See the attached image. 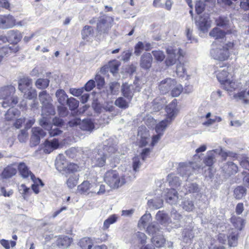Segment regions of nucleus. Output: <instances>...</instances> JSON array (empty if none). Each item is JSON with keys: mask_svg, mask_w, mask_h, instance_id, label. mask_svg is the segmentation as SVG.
I'll use <instances>...</instances> for the list:
<instances>
[{"mask_svg": "<svg viewBox=\"0 0 249 249\" xmlns=\"http://www.w3.org/2000/svg\"><path fill=\"white\" fill-rule=\"evenodd\" d=\"M211 21L209 15L204 14L199 16L196 20V24L198 29L203 33L207 32L211 27Z\"/></svg>", "mask_w": 249, "mask_h": 249, "instance_id": "obj_7", "label": "nucleus"}, {"mask_svg": "<svg viewBox=\"0 0 249 249\" xmlns=\"http://www.w3.org/2000/svg\"><path fill=\"white\" fill-rule=\"evenodd\" d=\"M223 88L229 92H232L237 88V85L233 80L228 79L223 82L221 83Z\"/></svg>", "mask_w": 249, "mask_h": 249, "instance_id": "obj_30", "label": "nucleus"}, {"mask_svg": "<svg viewBox=\"0 0 249 249\" xmlns=\"http://www.w3.org/2000/svg\"><path fill=\"white\" fill-rule=\"evenodd\" d=\"M107 154L101 149L96 150L91 157V165L94 167H103L105 165Z\"/></svg>", "mask_w": 249, "mask_h": 249, "instance_id": "obj_6", "label": "nucleus"}, {"mask_svg": "<svg viewBox=\"0 0 249 249\" xmlns=\"http://www.w3.org/2000/svg\"><path fill=\"white\" fill-rule=\"evenodd\" d=\"M163 203V200L159 197L148 200L147 204L149 207L158 209L162 207Z\"/></svg>", "mask_w": 249, "mask_h": 249, "instance_id": "obj_39", "label": "nucleus"}, {"mask_svg": "<svg viewBox=\"0 0 249 249\" xmlns=\"http://www.w3.org/2000/svg\"><path fill=\"white\" fill-rule=\"evenodd\" d=\"M151 240L153 246L157 248L162 247L165 242V239L161 234L154 236Z\"/></svg>", "mask_w": 249, "mask_h": 249, "instance_id": "obj_32", "label": "nucleus"}, {"mask_svg": "<svg viewBox=\"0 0 249 249\" xmlns=\"http://www.w3.org/2000/svg\"><path fill=\"white\" fill-rule=\"evenodd\" d=\"M32 85V80L29 77H24L20 79L18 83V89L22 92H25L26 89L24 86L30 88Z\"/></svg>", "mask_w": 249, "mask_h": 249, "instance_id": "obj_27", "label": "nucleus"}, {"mask_svg": "<svg viewBox=\"0 0 249 249\" xmlns=\"http://www.w3.org/2000/svg\"><path fill=\"white\" fill-rule=\"evenodd\" d=\"M228 242L230 246L235 247L237 243V234L232 233L228 236Z\"/></svg>", "mask_w": 249, "mask_h": 249, "instance_id": "obj_58", "label": "nucleus"}, {"mask_svg": "<svg viewBox=\"0 0 249 249\" xmlns=\"http://www.w3.org/2000/svg\"><path fill=\"white\" fill-rule=\"evenodd\" d=\"M130 101L127 102L124 98L119 97L115 102V105L120 108L125 109L129 107Z\"/></svg>", "mask_w": 249, "mask_h": 249, "instance_id": "obj_48", "label": "nucleus"}, {"mask_svg": "<svg viewBox=\"0 0 249 249\" xmlns=\"http://www.w3.org/2000/svg\"><path fill=\"white\" fill-rule=\"evenodd\" d=\"M182 208L187 212L192 211L195 209L194 202L190 199H185L182 203Z\"/></svg>", "mask_w": 249, "mask_h": 249, "instance_id": "obj_47", "label": "nucleus"}, {"mask_svg": "<svg viewBox=\"0 0 249 249\" xmlns=\"http://www.w3.org/2000/svg\"><path fill=\"white\" fill-rule=\"evenodd\" d=\"M176 85L175 79L166 78L159 82L158 89L161 94H164L168 93Z\"/></svg>", "mask_w": 249, "mask_h": 249, "instance_id": "obj_11", "label": "nucleus"}, {"mask_svg": "<svg viewBox=\"0 0 249 249\" xmlns=\"http://www.w3.org/2000/svg\"><path fill=\"white\" fill-rule=\"evenodd\" d=\"M214 154H215L214 150L207 152V155L204 160V162L206 165L211 166L213 164L215 160Z\"/></svg>", "mask_w": 249, "mask_h": 249, "instance_id": "obj_35", "label": "nucleus"}, {"mask_svg": "<svg viewBox=\"0 0 249 249\" xmlns=\"http://www.w3.org/2000/svg\"><path fill=\"white\" fill-rule=\"evenodd\" d=\"M138 136L140 137V144L141 146L146 145L150 139V134L145 126L139 127Z\"/></svg>", "mask_w": 249, "mask_h": 249, "instance_id": "obj_18", "label": "nucleus"}, {"mask_svg": "<svg viewBox=\"0 0 249 249\" xmlns=\"http://www.w3.org/2000/svg\"><path fill=\"white\" fill-rule=\"evenodd\" d=\"M16 25V19L11 15H0V28L6 29Z\"/></svg>", "mask_w": 249, "mask_h": 249, "instance_id": "obj_12", "label": "nucleus"}, {"mask_svg": "<svg viewBox=\"0 0 249 249\" xmlns=\"http://www.w3.org/2000/svg\"><path fill=\"white\" fill-rule=\"evenodd\" d=\"M70 124L73 125L79 124L80 128L84 130L87 131H91L94 128V125L92 121L90 119H85L82 122L79 120H76L74 122H70Z\"/></svg>", "mask_w": 249, "mask_h": 249, "instance_id": "obj_15", "label": "nucleus"}, {"mask_svg": "<svg viewBox=\"0 0 249 249\" xmlns=\"http://www.w3.org/2000/svg\"><path fill=\"white\" fill-rule=\"evenodd\" d=\"M66 104L69 106L70 110H73L78 107L79 101L73 97H71L68 98Z\"/></svg>", "mask_w": 249, "mask_h": 249, "instance_id": "obj_51", "label": "nucleus"}, {"mask_svg": "<svg viewBox=\"0 0 249 249\" xmlns=\"http://www.w3.org/2000/svg\"><path fill=\"white\" fill-rule=\"evenodd\" d=\"M153 57L149 53H144L141 57L140 61V67L144 70H149L151 67Z\"/></svg>", "mask_w": 249, "mask_h": 249, "instance_id": "obj_16", "label": "nucleus"}, {"mask_svg": "<svg viewBox=\"0 0 249 249\" xmlns=\"http://www.w3.org/2000/svg\"><path fill=\"white\" fill-rule=\"evenodd\" d=\"M164 196L166 202L172 205L176 204L178 199V194L174 189H167Z\"/></svg>", "mask_w": 249, "mask_h": 249, "instance_id": "obj_17", "label": "nucleus"}, {"mask_svg": "<svg viewBox=\"0 0 249 249\" xmlns=\"http://www.w3.org/2000/svg\"><path fill=\"white\" fill-rule=\"evenodd\" d=\"M78 245L82 249H91L93 242L89 238L84 237L79 241Z\"/></svg>", "mask_w": 249, "mask_h": 249, "instance_id": "obj_37", "label": "nucleus"}, {"mask_svg": "<svg viewBox=\"0 0 249 249\" xmlns=\"http://www.w3.org/2000/svg\"><path fill=\"white\" fill-rule=\"evenodd\" d=\"M152 53L155 59L158 61L161 62L165 58V55L163 52L161 51H153L152 52Z\"/></svg>", "mask_w": 249, "mask_h": 249, "instance_id": "obj_55", "label": "nucleus"}, {"mask_svg": "<svg viewBox=\"0 0 249 249\" xmlns=\"http://www.w3.org/2000/svg\"><path fill=\"white\" fill-rule=\"evenodd\" d=\"M146 231L149 235H153V236L158 234H161L160 233L161 229L157 223H152L148 225Z\"/></svg>", "mask_w": 249, "mask_h": 249, "instance_id": "obj_29", "label": "nucleus"}, {"mask_svg": "<svg viewBox=\"0 0 249 249\" xmlns=\"http://www.w3.org/2000/svg\"><path fill=\"white\" fill-rule=\"evenodd\" d=\"M101 150L103 152L107 154V158L108 156H112V154H115L117 150L115 146H107V145H104L103 149Z\"/></svg>", "mask_w": 249, "mask_h": 249, "instance_id": "obj_49", "label": "nucleus"}, {"mask_svg": "<svg viewBox=\"0 0 249 249\" xmlns=\"http://www.w3.org/2000/svg\"><path fill=\"white\" fill-rule=\"evenodd\" d=\"M17 169L12 166L5 167L1 173V177L4 178H8L16 175Z\"/></svg>", "mask_w": 249, "mask_h": 249, "instance_id": "obj_31", "label": "nucleus"}, {"mask_svg": "<svg viewBox=\"0 0 249 249\" xmlns=\"http://www.w3.org/2000/svg\"><path fill=\"white\" fill-rule=\"evenodd\" d=\"M72 241V239L67 236L59 237L56 241V245L58 248L65 249L70 246Z\"/></svg>", "mask_w": 249, "mask_h": 249, "instance_id": "obj_22", "label": "nucleus"}, {"mask_svg": "<svg viewBox=\"0 0 249 249\" xmlns=\"http://www.w3.org/2000/svg\"><path fill=\"white\" fill-rule=\"evenodd\" d=\"M117 219L118 217L115 214H112L109 216L104 222L103 230H106L108 229L111 224H113L117 221Z\"/></svg>", "mask_w": 249, "mask_h": 249, "instance_id": "obj_45", "label": "nucleus"}, {"mask_svg": "<svg viewBox=\"0 0 249 249\" xmlns=\"http://www.w3.org/2000/svg\"><path fill=\"white\" fill-rule=\"evenodd\" d=\"M19 114L20 111L18 109L12 107L8 109L7 113L5 114V119L7 121L14 120L18 118Z\"/></svg>", "mask_w": 249, "mask_h": 249, "instance_id": "obj_33", "label": "nucleus"}, {"mask_svg": "<svg viewBox=\"0 0 249 249\" xmlns=\"http://www.w3.org/2000/svg\"><path fill=\"white\" fill-rule=\"evenodd\" d=\"M177 101L174 99L166 107V112L167 113L166 119L171 120V122L174 120L176 117L178 110L177 109Z\"/></svg>", "mask_w": 249, "mask_h": 249, "instance_id": "obj_14", "label": "nucleus"}, {"mask_svg": "<svg viewBox=\"0 0 249 249\" xmlns=\"http://www.w3.org/2000/svg\"><path fill=\"white\" fill-rule=\"evenodd\" d=\"M50 80L47 78H39L35 83L36 87L40 89H46L49 85Z\"/></svg>", "mask_w": 249, "mask_h": 249, "instance_id": "obj_42", "label": "nucleus"}, {"mask_svg": "<svg viewBox=\"0 0 249 249\" xmlns=\"http://www.w3.org/2000/svg\"><path fill=\"white\" fill-rule=\"evenodd\" d=\"M55 96L57 98L58 102L61 105H66L68 97L65 91L63 89H58L55 92Z\"/></svg>", "mask_w": 249, "mask_h": 249, "instance_id": "obj_25", "label": "nucleus"}, {"mask_svg": "<svg viewBox=\"0 0 249 249\" xmlns=\"http://www.w3.org/2000/svg\"><path fill=\"white\" fill-rule=\"evenodd\" d=\"M228 69V67H225L216 71L217 78L220 83L229 79L228 78L229 73Z\"/></svg>", "mask_w": 249, "mask_h": 249, "instance_id": "obj_26", "label": "nucleus"}, {"mask_svg": "<svg viewBox=\"0 0 249 249\" xmlns=\"http://www.w3.org/2000/svg\"><path fill=\"white\" fill-rule=\"evenodd\" d=\"M171 123V120L166 119L160 122L155 125V131L156 133L163 135L166 128Z\"/></svg>", "mask_w": 249, "mask_h": 249, "instance_id": "obj_24", "label": "nucleus"}, {"mask_svg": "<svg viewBox=\"0 0 249 249\" xmlns=\"http://www.w3.org/2000/svg\"><path fill=\"white\" fill-rule=\"evenodd\" d=\"M32 132L31 142L33 146L37 145L40 142V138L45 137L46 134V132L39 127H33Z\"/></svg>", "mask_w": 249, "mask_h": 249, "instance_id": "obj_13", "label": "nucleus"}, {"mask_svg": "<svg viewBox=\"0 0 249 249\" xmlns=\"http://www.w3.org/2000/svg\"><path fill=\"white\" fill-rule=\"evenodd\" d=\"M156 219L161 224H166L170 220L167 214L161 211H159L157 213L156 215Z\"/></svg>", "mask_w": 249, "mask_h": 249, "instance_id": "obj_43", "label": "nucleus"}, {"mask_svg": "<svg viewBox=\"0 0 249 249\" xmlns=\"http://www.w3.org/2000/svg\"><path fill=\"white\" fill-rule=\"evenodd\" d=\"M68 162L66 160L65 157L62 154H59L55 160V166L59 171H66V166Z\"/></svg>", "mask_w": 249, "mask_h": 249, "instance_id": "obj_23", "label": "nucleus"}, {"mask_svg": "<svg viewBox=\"0 0 249 249\" xmlns=\"http://www.w3.org/2000/svg\"><path fill=\"white\" fill-rule=\"evenodd\" d=\"M247 190L242 186H238L233 191V196L237 199L243 198L246 195Z\"/></svg>", "mask_w": 249, "mask_h": 249, "instance_id": "obj_36", "label": "nucleus"}, {"mask_svg": "<svg viewBox=\"0 0 249 249\" xmlns=\"http://www.w3.org/2000/svg\"><path fill=\"white\" fill-rule=\"evenodd\" d=\"M22 37V34L18 31L10 30L7 32V36H0V44L7 42L17 43L21 40Z\"/></svg>", "mask_w": 249, "mask_h": 249, "instance_id": "obj_8", "label": "nucleus"}, {"mask_svg": "<svg viewBox=\"0 0 249 249\" xmlns=\"http://www.w3.org/2000/svg\"><path fill=\"white\" fill-rule=\"evenodd\" d=\"M55 110L53 106L51 103H48L42 106V115H46L47 116L49 115H54Z\"/></svg>", "mask_w": 249, "mask_h": 249, "instance_id": "obj_41", "label": "nucleus"}, {"mask_svg": "<svg viewBox=\"0 0 249 249\" xmlns=\"http://www.w3.org/2000/svg\"><path fill=\"white\" fill-rule=\"evenodd\" d=\"M167 57L165 60V64L167 66L174 65L177 60L181 61L183 57V51L179 48L174 49L172 47H168L166 49Z\"/></svg>", "mask_w": 249, "mask_h": 249, "instance_id": "obj_4", "label": "nucleus"}, {"mask_svg": "<svg viewBox=\"0 0 249 249\" xmlns=\"http://www.w3.org/2000/svg\"><path fill=\"white\" fill-rule=\"evenodd\" d=\"M216 24L219 26L224 27L229 24V20L228 18L223 16L219 17L215 20Z\"/></svg>", "mask_w": 249, "mask_h": 249, "instance_id": "obj_57", "label": "nucleus"}, {"mask_svg": "<svg viewBox=\"0 0 249 249\" xmlns=\"http://www.w3.org/2000/svg\"><path fill=\"white\" fill-rule=\"evenodd\" d=\"M238 166L232 161H227L221 167V173L225 178H229L238 172Z\"/></svg>", "mask_w": 249, "mask_h": 249, "instance_id": "obj_9", "label": "nucleus"}, {"mask_svg": "<svg viewBox=\"0 0 249 249\" xmlns=\"http://www.w3.org/2000/svg\"><path fill=\"white\" fill-rule=\"evenodd\" d=\"M178 171L181 176L188 177L192 174L193 169L190 163H180L178 168Z\"/></svg>", "mask_w": 249, "mask_h": 249, "instance_id": "obj_20", "label": "nucleus"}, {"mask_svg": "<svg viewBox=\"0 0 249 249\" xmlns=\"http://www.w3.org/2000/svg\"><path fill=\"white\" fill-rule=\"evenodd\" d=\"M185 189L189 193H196L198 191V187L196 184L188 182L185 186Z\"/></svg>", "mask_w": 249, "mask_h": 249, "instance_id": "obj_56", "label": "nucleus"}, {"mask_svg": "<svg viewBox=\"0 0 249 249\" xmlns=\"http://www.w3.org/2000/svg\"><path fill=\"white\" fill-rule=\"evenodd\" d=\"M134 175L133 178H135ZM132 179L129 173L120 176L116 170H109L104 176V180L107 184L112 189H117L124 184L127 181Z\"/></svg>", "mask_w": 249, "mask_h": 249, "instance_id": "obj_1", "label": "nucleus"}, {"mask_svg": "<svg viewBox=\"0 0 249 249\" xmlns=\"http://www.w3.org/2000/svg\"><path fill=\"white\" fill-rule=\"evenodd\" d=\"M44 145L45 149H44V151H45L47 149V148H51L52 149H56L59 146V142L58 140L56 139H53L52 141H49L48 140H46L44 142Z\"/></svg>", "mask_w": 249, "mask_h": 249, "instance_id": "obj_50", "label": "nucleus"}, {"mask_svg": "<svg viewBox=\"0 0 249 249\" xmlns=\"http://www.w3.org/2000/svg\"><path fill=\"white\" fill-rule=\"evenodd\" d=\"M77 177L75 174H71L67 181L68 187L71 189L74 188L77 184Z\"/></svg>", "mask_w": 249, "mask_h": 249, "instance_id": "obj_52", "label": "nucleus"}, {"mask_svg": "<svg viewBox=\"0 0 249 249\" xmlns=\"http://www.w3.org/2000/svg\"><path fill=\"white\" fill-rule=\"evenodd\" d=\"M38 98L42 106L51 102V97L46 90L40 92Z\"/></svg>", "mask_w": 249, "mask_h": 249, "instance_id": "obj_38", "label": "nucleus"}, {"mask_svg": "<svg viewBox=\"0 0 249 249\" xmlns=\"http://www.w3.org/2000/svg\"><path fill=\"white\" fill-rule=\"evenodd\" d=\"M234 48V43L229 42L212 49L210 51V54L215 60L225 61L228 59L231 53L233 52L232 50Z\"/></svg>", "mask_w": 249, "mask_h": 249, "instance_id": "obj_3", "label": "nucleus"}, {"mask_svg": "<svg viewBox=\"0 0 249 249\" xmlns=\"http://www.w3.org/2000/svg\"><path fill=\"white\" fill-rule=\"evenodd\" d=\"M0 244L5 249H10V246L11 247H14L16 245V242L14 241H10V242L8 240H6L5 239H1L0 240Z\"/></svg>", "mask_w": 249, "mask_h": 249, "instance_id": "obj_61", "label": "nucleus"}, {"mask_svg": "<svg viewBox=\"0 0 249 249\" xmlns=\"http://www.w3.org/2000/svg\"><path fill=\"white\" fill-rule=\"evenodd\" d=\"M205 7V1L203 0L196 1V11L197 14H201Z\"/></svg>", "mask_w": 249, "mask_h": 249, "instance_id": "obj_59", "label": "nucleus"}, {"mask_svg": "<svg viewBox=\"0 0 249 249\" xmlns=\"http://www.w3.org/2000/svg\"><path fill=\"white\" fill-rule=\"evenodd\" d=\"M144 43L141 41L138 42L134 48V53L136 55L139 56L140 55L142 51L144 50Z\"/></svg>", "mask_w": 249, "mask_h": 249, "instance_id": "obj_62", "label": "nucleus"}, {"mask_svg": "<svg viewBox=\"0 0 249 249\" xmlns=\"http://www.w3.org/2000/svg\"><path fill=\"white\" fill-rule=\"evenodd\" d=\"M151 219L150 213H146L140 219L139 221L138 225L140 227H144L145 224L150 221Z\"/></svg>", "mask_w": 249, "mask_h": 249, "instance_id": "obj_54", "label": "nucleus"}, {"mask_svg": "<svg viewBox=\"0 0 249 249\" xmlns=\"http://www.w3.org/2000/svg\"><path fill=\"white\" fill-rule=\"evenodd\" d=\"M94 31L91 26L89 25L85 26L81 31L82 38L84 40L89 41L90 37L93 34Z\"/></svg>", "mask_w": 249, "mask_h": 249, "instance_id": "obj_28", "label": "nucleus"}, {"mask_svg": "<svg viewBox=\"0 0 249 249\" xmlns=\"http://www.w3.org/2000/svg\"><path fill=\"white\" fill-rule=\"evenodd\" d=\"M167 181L172 187H177L180 184V181L178 177L174 174H170L167 177Z\"/></svg>", "mask_w": 249, "mask_h": 249, "instance_id": "obj_40", "label": "nucleus"}, {"mask_svg": "<svg viewBox=\"0 0 249 249\" xmlns=\"http://www.w3.org/2000/svg\"><path fill=\"white\" fill-rule=\"evenodd\" d=\"M93 185L89 181H84L77 186V192L84 195H88L90 193H96V190L92 189Z\"/></svg>", "mask_w": 249, "mask_h": 249, "instance_id": "obj_19", "label": "nucleus"}, {"mask_svg": "<svg viewBox=\"0 0 249 249\" xmlns=\"http://www.w3.org/2000/svg\"><path fill=\"white\" fill-rule=\"evenodd\" d=\"M18 169L20 174L23 178H27L29 176L31 178V175H33L29 170L26 164L23 162L19 164Z\"/></svg>", "mask_w": 249, "mask_h": 249, "instance_id": "obj_34", "label": "nucleus"}, {"mask_svg": "<svg viewBox=\"0 0 249 249\" xmlns=\"http://www.w3.org/2000/svg\"><path fill=\"white\" fill-rule=\"evenodd\" d=\"M15 90V87L12 85H7L0 88V99L3 100L1 103L3 107H14L18 103L17 97L13 96Z\"/></svg>", "mask_w": 249, "mask_h": 249, "instance_id": "obj_2", "label": "nucleus"}, {"mask_svg": "<svg viewBox=\"0 0 249 249\" xmlns=\"http://www.w3.org/2000/svg\"><path fill=\"white\" fill-rule=\"evenodd\" d=\"M121 91L123 95L130 101L133 96L134 92H135L134 86L127 83L124 84L122 86Z\"/></svg>", "mask_w": 249, "mask_h": 249, "instance_id": "obj_21", "label": "nucleus"}, {"mask_svg": "<svg viewBox=\"0 0 249 249\" xmlns=\"http://www.w3.org/2000/svg\"><path fill=\"white\" fill-rule=\"evenodd\" d=\"M39 124L45 129L49 131V134L51 137H54L60 134L62 131L58 128H53L50 118L47 117H42L39 121Z\"/></svg>", "mask_w": 249, "mask_h": 249, "instance_id": "obj_10", "label": "nucleus"}, {"mask_svg": "<svg viewBox=\"0 0 249 249\" xmlns=\"http://www.w3.org/2000/svg\"><path fill=\"white\" fill-rule=\"evenodd\" d=\"M113 21V19L110 17L99 18L96 26L97 32L100 34H107L112 26Z\"/></svg>", "mask_w": 249, "mask_h": 249, "instance_id": "obj_5", "label": "nucleus"}, {"mask_svg": "<svg viewBox=\"0 0 249 249\" xmlns=\"http://www.w3.org/2000/svg\"><path fill=\"white\" fill-rule=\"evenodd\" d=\"M209 35L216 39L223 38L225 36V32L218 28H213L210 32Z\"/></svg>", "mask_w": 249, "mask_h": 249, "instance_id": "obj_44", "label": "nucleus"}, {"mask_svg": "<svg viewBox=\"0 0 249 249\" xmlns=\"http://www.w3.org/2000/svg\"><path fill=\"white\" fill-rule=\"evenodd\" d=\"M231 222L237 230H242L244 226V221L240 217L232 216L231 218Z\"/></svg>", "mask_w": 249, "mask_h": 249, "instance_id": "obj_46", "label": "nucleus"}, {"mask_svg": "<svg viewBox=\"0 0 249 249\" xmlns=\"http://www.w3.org/2000/svg\"><path fill=\"white\" fill-rule=\"evenodd\" d=\"M171 91V94L173 97H178L183 91V87L180 84H177L173 87Z\"/></svg>", "mask_w": 249, "mask_h": 249, "instance_id": "obj_53", "label": "nucleus"}, {"mask_svg": "<svg viewBox=\"0 0 249 249\" xmlns=\"http://www.w3.org/2000/svg\"><path fill=\"white\" fill-rule=\"evenodd\" d=\"M120 84L118 82H115L110 83L109 86V90L112 94H117L119 91Z\"/></svg>", "mask_w": 249, "mask_h": 249, "instance_id": "obj_63", "label": "nucleus"}, {"mask_svg": "<svg viewBox=\"0 0 249 249\" xmlns=\"http://www.w3.org/2000/svg\"><path fill=\"white\" fill-rule=\"evenodd\" d=\"M179 62L177 66L176 72L178 76H182L185 73L186 69L184 63H182L180 61Z\"/></svg>", "mask_w": 249, "mask_h": 249, "instance_id": "obj_60", "label": "nucleus"}, {"mask_svg": "<svg viewBox=\"0 0 249 249\" xmlns=\"http://www.w3.org/2000/svg\"><path fill=\"white\" fill-rule=\"evenodd\" d=\"M144 122L146 125L149 127L153 128L156 125V121L151 116H146L144 119Z\"/></svg>", "mask_w": 249, "mask_h": 249, "instance_id": "obj_64", "label": "nucleus"}]
</instances>
